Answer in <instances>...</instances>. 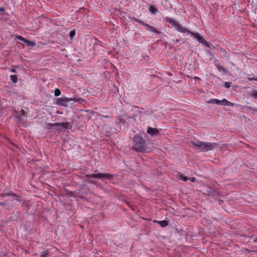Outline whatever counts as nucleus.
Wrapping results in <instances>:
<instances>
[{"label": "nucleus", "mask_w": 257, "mask_h": 257, "mask_svg": "<svg viewBox=\"0 0 257 257\" xmlns=\"http://www.w3.org/2000/svg\"><path fill=\"white\" fill-rule=\"evenodd\" d=\"M90 43L91 45L94 46L99 44V41L97 39L95 38L91 40Z\"/></svg>", "instance_id": "nucleus-19"}, {"label": "nucleus", "mask_w": 257, "mask_h": 257, "mask_svg": "<svg viewBox=\"0 0 257 257\" xmlns=\"http://www.w3.org/2000/svg\"><path fill=\"white\" fill-rule=\"evenodd\" d=\"M76 31L75 29L71 30L69 34V37L70 40H72L73 37L75 36Z\"/></svg>", "instance_id": "nucleus-18"}, {"label": "nucleus", "mask_w": 257, "mask_h": 257, "mask_svg": "<svg viewBox=\"0 0 257 257\" xmlns=\"http://www.w3.org/2000/svg\"><path fill=\"white\" fill-rule=\"evenodd\" d=\"M230 84H231V82H226L224 83V86L226 88H229L230 87Z\"/></svg>", "instance_id": "nucleus-26"}, {"label": "nucleus", "mask_w": 257, "mask_h": 257, "mask_svg": "<svg viewBox=\"0 0 257 257\" xmlns=\"http://www.w3.org/2000/svg\"><path fill=\"white\" fill-rule=\"evenodd\" d=\"M70 194H70V196H74V197L75 196H74V193H73V192H71V193H70Z\"/></svg>", "instance_id": "nucleus-35"}, {"label": "nucleus", "mask_w": 257, "mask_h": 257, "mask_svg": "<svg viewBox=\"0 0 257 257\" xmlns=\"http://www.w3.org/2000/svg\"><path fill=\"white\" fill-rule=\"evenodd\" d=\"M157 222L160 225L163 227H165L168 225V222L167 220L154 221Z\"/></svg>", "instance_id": "nucleus-14"}, {"label": "nucleus", "mask_w": 257, "mask_h": 257, "mask_svg": "<svg viewBox=\"0 0 257 257\" xmlns=\"http://www.w3.org/2000/svg\"><path fill=\"white\" fill-rule=\"evenodd\" d=\"M248 109L251 111L253 114H257V109L251 107H248Z\"/></svg>", "instance_id": "nucleus-23"}, {"label": "nucleus", "mask_w": 257, "mask_h": 257, "mask_svg": "<svg viewBox=\"0 0 257 257\" xmlns=\"http://www.w3.org/2000/svg\"><path fill=\"white\" fill-rule=\"evenodd\" d=\"M10 71H11V72H16V69H15V68L11 69H10Z\"/></svg>", "instance_id": "nucleus-33"}, {"label": "nucleus", "mask_w": 257, "mask_h": 257, "mask_svg": "<svg viewBox=\"0 0 257 257\" xmlns=\"http://www.w3.org/2000/svg\"><path fill=\"white\" fill-rule=\"evenodd\" d=\"M221 202H222V201H220L219 204H221Z\"/></svg>", "instance_id": "nucleus-42"}, {"label": "nucleus", "mask_w": 257, "mask_h": 257, "mask_svg": "<svg viewBox=\"0 0 257 257\" xmlns=\"http://www.w3.org/2000/svg\"><path fill=\"white\" fill-rule=\"evenodd\" d=\"M164 20L167 23L171 24L173 27H174L177 32L183 34H189L192 37H193L199 43L203 45L206 47L211 50H213L215 48V47L213 46V45L211 44L210 42H207L205 39L204 36L201 35L199 33L197 32H192L190 30H188L186 28L183 27L176 20L170 17H165L164 18Z\"/></svg>", "instance_id": "nucleus-1"}, {"label": "nucleus", "mask_w": 257, "mask_h": 257, "mask_svg": "<svg viewBox=\"0 0 257 257\" xmlns=\"http://www.w3.org/2000/svg\"><path fill=\"white\" fill-rule=\"evenodd\" d=\"M15 119L16 121H19L21 119V116L19 115H16L15 117Z\"/></svg>", "instance_id": "nucleus-30"}, {"label": "nucleus", "mask_w": 257, "mask_h": 257, "mask_svg": "<svg viewBox=\"0 0 257 257\" xmlns=\"http://www.w3.org/2000/svg\"><path fill=\"white\" fill-rule=\"evenodd\" d=\"M20 114L22 115H25L26 113L23 109H22L20 111Z\"/></svg>", "instance_id": "nucleus-31"}, {"label": "nucleus", "mask_w": 257, "mask_h": 257, "mask_svg": "<svg viewBox=\"0 0 257 257\" xmlns=\"http://www.w3.org/2000/svg\"><path fill=\"white\" fill-rule=\"evenodd\" d=\"M61 94V91L60 90L58 89V88H56L55 90H54V95L55 96H59Z\"/></svg>", "instance_id": "nucleus-24"}, {"label": "nucleus", "mask_w": 257, "mask_h": 257, "mask_svg": "<svg viewBox=\"0 0 257 257\" xmlns=\"http://www.w3.org/2000/svg\"><path fill=\"white\" fill-rule=\"evenodd\" d=\"M221 105L223 106H233L234 104L228 101L227 99L224 98L221 100Z\"/></svg>", "instance_id": "nucleus-12"}, {"label": "nucleus", "mask_w": 257, "mask_h": 257, "mask_svg": "<svg viewBox=\"0 0 257 257\" xmlns=\"http://www.w3.org/2000/svg\"><path fill=\"white\" fill-rule=\"evenodd\" d=\"M57 126H58V124H57V122L54 123L48 122L46 124V128L47 129H49V130L51 129L54 126L57 127Z\"/></svg>", "instance_id": "nucleus-16"}, {"label": "nucleus", "mask_w": 257, "mask_h": 257, "mask_svg": "<svg viewBox=\"0 0 257 257\" xmlns=\"http://www.w3.org/2000/svg\"><path fill=\"white\" fill-rule=\"evenodd\" d=\"M69 102L68 98L66 97H58L56 99V104L64 107H67V103Z\"/></svg>", "instance_id": "nucleus-6"}, {"label": "nucleus", "mask_w": 257, "mask_h": 257, "mask_svg": "<svg viewBox=\"0 0 257 257\" xmlns=\"http://www.w3.org/2000/svg\"><path fill=\"white\" fill-rule=\"evenodd\" d=\"M216 104L218 105H221V100L218 99H216Z\"/></svg>", "instance_id": "nucleus-29"}, {"label": "nucleus", "mask_w": 257, "mask_h": 257, "mask_svg": "<svg viewBox=\"0 0 257 257\" xmlns=\"http://www.w3.org/2000/svg\"><path fill=\"white\" fill-rule=\"evenodd\" d=\"M24 43L26 44V45L27 46H29V47H34V46H35L36 45L35 41H30L27 39H26Z\"/></svg>", "instance_id": "nucleus-13"}, {"label": "nucleus", "mask_w": 257, "mask_h": 257, "mask_svg": "<svg viewBox=\"0 0 257 257\" xmlns=\"http://www.w3.org/2000/svg\"><path fill=\"white\" fill-rule=\"evenodd\" d=\"M217 68L219 71L225 74L227 73V70L224 68L222 65H217Z\"/></svg>", "instance_id": "nucleus-15"}, {"label": "nucleus", "mask_w": 257, "mask_h": 257, "mask_svg": "<svg viewBox=\"0 0 257 257\" xmlns=\"http://www.w3.org/2000/svg\"><path fill=\"white\" fill-rule=\"evenodd\" d=\"M13 195L12 193H9V194H2V196L4 197H5L6 196H8V195Z\"/></svg>", "instance_id": "nucleus-32"}, {"label": "nucleus", "mask_w": 257, "mask_h": 257, "mask_svg": "<svg viewBox=\"0 0 257 257\" xmlns=\"http://www.w3.org/2000/svg\"><path fill=\"white\" fill-rule=\"evenodd\" d=\"M131 20L133 22L138 23L142 26L145 27L146 30L149 32L153 33L157 35H160L162 34V32L161 31L157 29L156 28L153 26L149 25L148 23L143 22L140 19H139L136 17H132L131 18Z\"/></svg>", "instance_id": "nucleus-5"}, {"label": "nucleus", "mask_w": 257, "mask_h": 257, "mask_svg": "<svg viewBox=\"0 0 257 257\" xmlns=\"http://www.w3.org/2000/svg\"><path fill=\"white\" fill-rule=\"evenodd\" d=\"M19 40L20 41H21L24 43L25 41L26 40V39H25L23 37L20 36V35H16L15 36V40Z\"/></svg>", "instance_id": "nucleus-21"}, {"label": "nucleus", "mask_w": 257, "mask_h": 257, "mask_svg": "<svg viewBox=\"0 0 257 257\" xmlns=\"http://www.w3.org/2000/svg\"><path fill=\"white\" fill-rule=\"evenodd\" d=\"M174 42L175 44H176L177 43H178L179 42V41L178 40H174Z\"/></svg>", "instance_id": "nucleus-37"}, {"label": "nucleus", "mask_w": 257, "mask_h": 257, "mask_svg": "<svg viewBox=\"0 0 257 257\" xmlns=\"http://www.w3.org/2000/svg\"><path fill=\"white\" fill-rule=\"evenodd\" d=\"M148 10L153 15H156L159 12L158 8L155 5L149 6Z\"/></svg>", "instance_id": "nucleus-8"}, {"label": "nucleus", "mask_w": 257, "mask_h": 257, "mask_svg": "<svg viewBox=\"0 0 257 257\" xmlns=\"http://www.w3.org/2000/svg\"><path fill=\"white\" fill-rule=\"evenodd\" d=\"M57 124H58L57 127L61 126L65 129L70 130L72 127L71 125L68 122H64L61 123L57 122Z\"/></svg>", "instance_id": "nucleus-9"}, {"label": "nucleus", "mask_w": 257, "mask_h": 257, "mask_svg": "<svg viewBox=\"0 0 257 257\" xmlns=\"http://www.w3.org/2000/svg\"><path fill=\"white\" fill-rule=\"evenodd\" d=\"M194 79L200 80V78L199 77H195Z\"/></svg>", "instance_id": "nucleus-36"}, {"label": "nucleus", "mask_w": 257, "mask_h": 257, "mask_svg": "<svg viewBox=\"0 0 257 257\" xmlns=\"http://www.w3.org/2000/svg\"><path fill=\"white\" fill-rule=\"evenodd\" d=\"M15 196L16 197V199H16V200H18V201H19V197H18V196H15Z\"/></svg>", "instance_id": "nucleus-38"}, {"label": "nucleus", "mask_w": 257, "mask_h": 257, "mask_svg": "<svg viewBox=\"0 0 257 257\" xmlns=\"http://www.w3.org/2000/svg\"><path fill=\"white\" fill-rule=\"evenodd\" d=\"M254 241H255V242H257V239H255L254 240Z\"/></svg>", "instance_id": "nucleus-40"}, {"label": "nucleus", "mask_w": 257, "mask_h": 257, "mask_svg": "<svg viewBox=\"0 0 257 257\" xmlns=\"http://www.w3.org/2000/svg\"><path fill=\"white\" fill-rule=\"evenodd\" d=\"M221 202H222V201H220L219 204H221Z\"/></svg>", "instance_id": "nucleus-43"}, {"label": "nucleus", "mask_w": 257, "mask_h": 257, "mask_svg": "<svg viewBox=\"0 0 257 257\" xmlns=\"http://www.w3.org/2000/svg\"><path fill=\"white\" fill-rule=\"evenodd\" d=\"M147 133L151 136H157L159 134V131L157 128L149 127Z\"/></svg>", "instance_id": "nucleus-10"}, {"label": "nucleus", "mask_w": 257, "mask_h": 257, "mask_svg": "<svg viewBox=\"0 0 257 257\" xmlns=\"http://www.w3.org/2000/svg\"><path fill=\"white\" fill-rule=\"evenodd\" d=\"M10 78L11 81L14 83H16L18 81L17 76L16 75H11Z\"/></svg>", "instance_id": "nucleus-20"}, {"label": "nucleus", "mask_w": 257, "mask_h": 257, "mask_svg": "<svg viewBox=\"0 0 257 257\" xmlns=\"http://www.w3.org/2000/svg\"><path fill=\"white\" fill-rule=\"evenodd\" d=\"M4 204H5V203H3V202H0V205H4Z\"/></svg>", "instance_id": "nucleus-39"}, {"label": "nucleus", "mask_w": 257, "mask_h": 257, "mask_svg": "<svg viewBox=\"0 0 257 257\" xmlns=\"http://www.w3.org/2000/svg\"><path fill=\"white\" fill-rule=\"evenodd\" d=\"M209 103H216V99H211L208 101Z\"/></svg>", "instance_id": "nucleus-27"}, {"label": "nucleus", "mask_w": 257, "mask_h": 257, "mask_svg": "<svg viewBox=\"0 0 257 257\" xmlns=\"http://www.w3.org/2000/svg\"><path fill=\"white\" fill-rule=\"evenodd\" d=\"M178 178L185 182L188 180V177L184 176V175L182 174H179L178 175Z\"/></svg>", "instance_id": "nucleus-17"}, {"label": "nucleus", "mask_w": 257, "mask_h": 257, "mask_svg": "<svg viewBox=\"0 0 257 257\" xmlns=\"http://www.w3.org/2000/svg\"><path fill=\"white\" fill-rule=\"evenodd\" d=\"M87 181L90 183L94 184L95 182L94 180L91 179V178L96 179H106L108 180H111L113 178V175L109 173H97L88 174L85 176Z\"/></svg>", "instance_id": "nucleus-4"}, {"label": "nucleus", "mask_w": 257, "mask_h": 257, "mask_svg": "<svg viewBox=\"0 0 257 257\" xmlns=\"http://www.w3.org/2000/svg\"><path fill=\"white\" fill-rule=\"evenodd\" d=\"M69 102L73 101L75 102H78L80 104H82L85 101V100L83 98H78L77 96H74L72 98H68Z\"/></svg>", "instance_id": "nucleus-11"}, {"label": "nucleus", "mask_w": 257, "mask_h": 257, "mask_svg": "<svg viewBox=\"0 0 257 257\" xmlns=\"http://www.w3.org/2000/svg\"><path fill=\"white\" fill-rule=\"evenodd\" d=\"M188 180L192 182H194L196 181V178L195 177L188 178Z\"/></svg>", "instance_id": "nucleus-28"}, {"label": "nucleus", "mask_w": 257, "mask_h": 257, "mask_svg": "<svg viewBox=\"0 0 257 257\" xmlns=\"http://www.w3.org/2000/svg\"><path fill=\"white\" fill-rule=\"evenodd\" d=\"M48 255V253L47 251H43L41 252L40 257H47Z\"/></svg>", "instance_id": "nucleus-25"}, {"label": "nucleus", "mask_w": 257, "mask_h": 257, "mask_svg": "<svg viewBox=\"0 0 257 257\" xmlns=\"http://www.w3.org/2000/svg\"><path fill=\"white\" fill-rule=\"evenodd\" d=\"M192 144L194 146L197 148L200 152L212 151L218 146L216 143L203 142L199 140L196 142H192Z\"/></svg>", "instance_id": "nucleus-2"}, {"label": "nucleus", "mask_w": 257, "mask_h": 257, "mask_svg": "<svg viewBox=\"0 0 257 257\" xmlns=\"http://www.w3.org/2000/svg\"><path fill=\"white\" fill-rule=\"evenodd\" d=\"M221 202H222V201H220L219 204H221Z\"/></svg>", "instance_id": "nucleus-41"}, {"label": "nucleus", "mask_w": 257, "mask_h": 257, "mask_svg": "<svg viewBox=\"0 0 257 257\" xmlns=\"http://www.w3.org/2000/svg\"><path fill=\"white\" fill-rule=\"evenodd\" d=\"M250 95L252 96L253 98L257 99V90H253L250 93Z\"/></svg>", "instance_id": "nucleus-22"}, {"label": "nucleus", "mask_w": 257, "mask_h": 257, "mask_svg": "<svg viewBox=\"0 0 257 257\" xmlns=\"http://www.w3.org/2000/svg\"><path fill=\"white\" fill-rule=\"evenodd\" d=\"M0 13L1 16H2V17H0V20H4L5 19H7L10 16L9 13L5 11V9L3 7L0 8Z\"/></svg>", "instance_id": "nucleus-7"}, {"label": "nucleus", "mask_w": 257, "mask_h": 257, "mask_svg": "<svg viewBox=\"0 0 257 257\" xmlns=\"http://www.w3.org/2000/svg\"><path fill=\"white\" fill-rule=\"evenodd\" d=\"M134 145L133 148L137 152H145L147 150L145 141L142 137L139 136H135L133 139Z\"/></svg>", "instance_id": "nucleus-3"}, {"label": "nucleus", "mask_w": 257, "mask_h": 257, "mask_svg": "<svg viewBox=\"0 0 257 257\" xmlns=\"http://www.w3.org/2000/svg\"><path fill=\"white\" fill-rule=\"evenodd\" d=\"M249 80H256L257 81V78H249Z\"/></svg>", "instance_id": "nucleus-34"}]
</instances>
